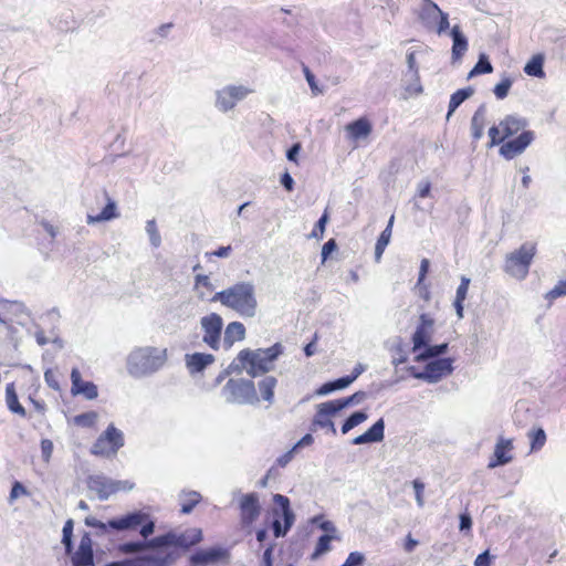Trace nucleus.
Instances as JSON below:
<instances>
[{
	"instance_id": "obj_1",
	"label": "nucleus",
	"mask_w": 566,
	"mask_h": 566,
	"mask_svg": "<svg viewBox=\"0 0 566 566\" xmlns=\"http://www.w3.org/2000/svg\"><path fill=\"white\" fill-rule=\"evenodd\" d=\"M210 302H220L242 317H254L258 308L255 286L252 282L241 281L217 292Z\"/></svg>"
},
{
	"instance_id": "obj_2",
	"label": "nucleus",
	"mask_w": 566,
	"mask_h": 566,
	"mask_svg": "<svg viewBox=\"0 0 566 566\" xmlns=\"http://www.w3.org/2000/svg\"><path fill=\"white\" fill-rule=\"evenodd\" d=\"M167 350L156 347H139L127 357V371L134 378L149 376L159 370L167 359Z\"/></svg>"
},
{
	"instance_id": "obj_3",
	"label": "nucleus",
	"mask_w": 566,
	"mask_h": 566,
	"mask_svg": "<svg viewBox=\"0 0 566 566\" xmlns=\"http://www.w3.org/2000/svg\"><path fill=\"white\" fill-rule=\"evenodd\" d=\"M115 533L138 531L142 537L147 538L154 534L156 524L151 516L135 510L109 520V525Z\"/></svg>"
},
{
	"instance_id": "obj_4",
	"label": "nucleus",
	"mask_w": 566,
	"mask_h": 566,
	"mask_svg": "<svg viewBox=\"0 0 566 566\" xmlns=\"http://www.w3.org/2000/svg\"><path fill=\"white\" fill-rule=\"evenodd\" d=\"M535 254V243L524 242L518 249L505 256L504 272L516 280H525Z\"/></svg>"
},
{
	"instance_id": "obj_5",
	"label": "nucleus",
	"mask_w": 566,
	"mask_h": 566,
	"mask_svg": "<svg viewBox=\"0 0 566 566\" xmlns=\"http://www.w3.org/2000/svg\"><path fill=\"white\" fill-rule=\"evenodd\" d=\"M222 394L228 403L256 405L259 402L255 385L251 379L231 378L222 388Z\"/></svg>"
},
{
	"instance_id": "obj_6",
	"label": "nucleus",
	"mask_w": 566,
	"mask_h": 566,
	"mask_svg": "<svg viewBox=\"0 0 566 566\" xmlns=\"http://www.w3.org/2000/svg\"><path fill=\"white\" fill-rule=\"evenodd\" d=\"M202 541V531L200 528H189L184 533L176 534L174 532H167L158 536L159 553L165 555L166 553L178 552L171 548H180L188 551L190 547L197 545Z\"/></svg>"
},
{
	"instance_id": "obj_7",
	"label": "nucleus",
	"mask_w": 566,
	"mask_h": 566,
	"mask_svg": "<svg viewBox=\"0 0 566 566\" xmlns=\"http://www.w3.org/2000/svg\"><path fill=\"white\" fill-rule=\"evenodd\" d=\"M273 502L277 507L273 509L271 528L276 538L284 537L295 522V514L291 509L290 499L283 494H274Z\"/></svg>"
},
{
	"instance_id": "obj_8",
	"label": "nucleus",
	"mask_w": 566,
	"mask_h": 566,
	"mask_svg": "<svg viewBox=\"0 0 566 566\" xmlns=\"http://www.w3.org/2000/svg\"><path fill=\"white\" fill-rule=\"evenodd\" d=\"M284 347L281 343H275L269 348H258L252 350L250 367L247 373L252 378L266 374L274 368V361L283 354Z\"/></svg>"
},
{
	"instance_id": "obj_9",
	"label": "nucleus",
	"mask_w": 566,
	"mask_h": 566,
	"mask_svg": "<svg viewBox=\"0 0 566 566\" xmlns=\"http://www.w3.org/2000/svg\"><path fill=\"white\" fill-rule=\"evenodd\" d=\"M178 559L175 552L165 555H137L106 563L104 566H171Z\"/></svg>"
},
{
	"instance_id": "obj_10",
	"label": "nucleus",
	"mask_w": 566,
	"mask_h": 566,
	"mask_svg": "<svg viewBox=\"0 0 566 566\" xmlns=\"http://www.w3.org/2000/svg\"><path fill=\"white\" fill-rule=\"evenodd\" d=\"M426 363L423 370H421V377L422 380L428 384H437L442 378L451 375L454 370V358L452 357L429 359Z\"/></svg>"
},
{
	"instance_id": "obj_11",
	"label": "nucleus",
	"mask_w": 566,
	"mask_h": 566,
	"mask_svg": "<svg viewBox=\"0 0 566 566\" xmlns=\"http://www.w3.org/2000/svg\"><path fill=\"white\" fill-rule=\"evenodd\" d=\"M200 325L203 331L202 340L213 350L220 347V338L223 328V319L217 313H210L201 317Z\"/></svg>"
},
{
	"instance_id": "obj_12",
	"label": "nucleus",
	"mask_w": 566,
	"mask_h": 566,
	"mask_svg": "<svg viewBox=\"0 0 566 566\" xmlns=\"http://www.w3.org/2000/svg\"><path fill=\"white\" fill-rule=\"evenodd\" d=\"M534 139L535 133L533 130H523L518 136L504 140L500 146L499 154L504 159L512 160L523 154Z\"/></svg>"
},
{
	"instance_id": "obj_13",
	"label": "nucleus",
	"mask_w": 566,
	"mask_h": 566,
	"mask_svg": "<svg viewBox=\"0 0 566 566\" xmlns=\"http://www.w3.org/2000/svg\"><path fill=\"white\" fill-rule=\"evenodd\" d=\"M251 91L243 85H228L217 91L216 107L221 112L232 109L238 102L247 97Z\"/></svg>"
},
{
	"instance_id": "obj_14",
	"label": "nucleus",
	"mask_w": 566,
	"mask_h": 566,
	"mask_svg": "<svg viewBox=\"0 0 566 566\" xmlns=\"http://www.w3.org/2000/svg\"><path fill=\"white\" fill-rule=\"evenodd\" d=\"M434 319L428 314L422 313L419 317V324L412 334V352H421L431 342L433 332Z\"/></svg>"
},
{
	"instance_id": "obj_15",
	"label": "nucleus",
	"mask_w": 566,
	"mask_h": 566,
	"mask_svg": "<svg viewBox=\"0 0 566 566\" xmlns=\"http://www.w3.org/2000/svg\"><path fill=\"white\" fill-rule=\"evenodd\" d=\"M229 551L221 546H212L206 549H197L189 557L192 566H207L209 564L219 563L229 557Z\"/></svg>"
},
{
	"instance_id": "obj_16",
	"label": "nucleus",
	"mask_w": 566,
	"mask_h": 566,
	"mask_svg": "<svg viewBox=\"0 0 566 566\" xmlns=\"http://www.w3.org/2000/svg\"><path fill=\"white\" fill-rule=\"evenodd\" d=\"M239 507L242 526L251 525L261 514L259 495L255 492L242 495Z\"/></svg>"
},
{
	"instance_id": "obj_17",
	"label": "nucleus",
	"mask_w": 566,
	"mask_h": 566,
	"mask_svg": "<svg viewBox=\"0 0 566 566\" xmlns=\"http://www.w3.org/2000/svg\"><path fill=\"white\" fill-rule=\"evenodd\" d=\"M87 488L96 492L98 500L106 501L112 494L117 492L118 483L115 480L103 474L88 475L86 480Z\"/></svg>"
},
{
	"instance_id": "obj_18",
	"label": "nucleus",
	"mask_w": 566,
	"mask_h": 566,
	"mask_svg": "<svg viewBox=\"0 0 566 566\" xmlns=\"http://www.w3.org/2000/svg\"><path fill=\"white\" fill-rule=\"evenodd\" d=\"M117 549L125 555H133L144 551H150L153 555H160L158 536L153 538H144L138 541H128L118 544Z\"/></svg>"
},
{
	"instance_id": "obj_19",
	"label": "nucleus",
	"mask_w": 566,
	"mask_h": 566,
	"mask_svg": "<svg viewBox=\"0 0 566 566\" xmlns=\"http://www.w3.org/2000/svg\"><path fill=\"white\" fill-rule=\"evenodd\" d=\"M71 394L72 396H84L87 400L96 399L98 396L97 386L93 381H85L82 379L81 373L77 368L71 371Z\"/></svg>"
},
{
	"instance_id": "obj_20",
	"label": "nucleus",
	"mask_w": 566,
	"mask_h": 566,
	"mask_svg": "<svg viewBox=\"0 0 566 566\" xmlns=\"http://www.w3.org/2000/svg\"><path fill=\"white\" fill-rule=\"evenodd\" d=\"M512 449L513 441L511 439L500 437L494 448L493 458L490 460L488 468L494 469L510 463L513 460V455L510 453Z\"/></svg>"
},
{
	"instance_id": "obj_21",
	"label": "nucleus",
	"mask_w": 566,
	"mask_h": 566,
	"mask_svg": "<svg viewBox=\"0 0 566 566\" xmlns=\"http://www.w3.org/2000/svg\"><path fill=\"white\" fill-rule=\"evenodd\" d=\"M450 36L452 39L451 59L452 63H455L460 61L468 51L469 41L458 24L451 28Z\"/></svg>"
},
{
	"instance_id": "obj_22",
	"label": "nucleus",
	"mask_w": 566,
	"mask_h": 566,
	"mask_svg": "<svg viewBox=\"0 0 566 566\" xmlns=\"http://www.w3.org/2000/svg\"><path fill=\"white\" fill-rule=\"evenodd\" d=\"M214 360V356L207 353H192L185 355L186 367L191 375L202 373L208 366L213 364Z\"/></svg>"
},
{
	"instance_id": "obj_23",
	"label": "nucleus",
	"mask_w": 566,
	"mask_h": 566,
	"mask_svg": "<svg viewBox=\"0 0 566 566\" xmlns=\"http://www.w3.org/2000/svg\"><path fill=\"white\" fill-rule=\"evenodd\" d=\"M407 65H408V70L405 73V76L406 77L410 76L411 80H415L416 84L415 85L407 84L405 86V91L409 95H419L423 92V87L420 82L419 69H418V64L416 61V53L413 51H411L407 54Z\"/></svg>"
},
{
	"instance_id": "obj_24",
	"label": "nucleus",
	"mask_w": 566,
	"mask_h": 566,
	"mask_svg": "<svg viewBox=\"0 0 566 566\" xmlns=\"http://www.w3.org/2000/svg\"><path fill=\"white\" fill-rule=\"evenodd\" d=\"M528 119L520 116L517 114L506 115L502 120H500V126L503 129V134L505 139L514 136L520 130H527Z\"/></svg>"
},
{
	"instance_id": "obj_25",
	"label": "nucleus",
	"mask_w": 566,
	"mask_h": 566,
	"mask_svg": "<svg viewBox=\"0 0 566 566\" xmlns=\"http://www.w3.org/2000/svg\"><path fill=\"white\" fill-rule=\"evenodd\" d=\"M423 2L424 4L419 12V20L427 30L432 31L442 10L432 0H423Z\"/></svg>"
},
{
	"instance_id": "obj_26",
	"label": "nucleus",
	"mask_w": 566,
	"mask_h": 566,
	"mask_svg": "<svg viewBox=\"0 0 566 566\" xmlns=\"http://www.w3.org/2000/svg\"><path fill=\"white\" fill-rule=\"evenodd\" d=\"M104 196L107 199L105 207L97 214H87V223L94 224L98 222L109 221L118 217L116 202L108 197L104 190Z\"/></svg>"
},
{
	"instance_id": "obj_27",
	"label": "nucleus",
	"mask_w": 566,
	"mask_h": 566,
	"mask_svg": "<svg viewBox=\"0 0 566 566\" xmlns=\"http://www.w3.org/2000/svg\"><path fill=\"white\" fill-rule=\"evenodd\" d=\"M245 338V326L241 322H231L227 325L223 336V346L229 349L233 346L234 342H240Z\"/></svg>"
},
{
	"instance_id": "obj_28",
	"label": "nucleus",
	"mask_w": 566,
	"mask_h": 566,
	"mask_svg": "<svg viewBox=\"0 0 566 566\" xmlns=\"http://www.w3.org/2000/svg\"><path fill=\"white\" fill-rule=\"evenodd\" d=\"M486 120V105L481 104L474 112L471 118V136L473 142H478L482 138L484 133V126Z\"/></svg>"
},
{
	"instance_id": "obj_29",
	"label": "nucleus",
	"mask_w": 566,
	"mask_h": 566,
	"mask_svg": "<svg viewBox=\"0 0 566 566\" xmlns=\"http://www.w3.org/2000/svg\"><path fill=\"white\" fill-rule=\"evenodd\" d=\"M101 436L105 440L106 444L109 446L111 453H116L122 447H124V434L113 423L108 424Z\"/></svg>"
},
{
	"instance_id": "obj_30",
	"label": "nucleus",
	"mask_w": 566,
	"mask_h": 566,
	"mask_svg": "<svg viewBox=\"0 0 566 566\" xmlns=\"http://www.w3.org/2000/svg\"><path fill=\"white\" fill-rule=\"evenodd\" d=\"M346 129L349 136L357 140L361 138H366L373 130L371 123L366 117H360L356 120H353L346 126Z\"/></svg>"
},
{
	"instance_id": "obj_31",
	"label": "nucleus",
	"mask_w": 566,
	"mask_h": 566,
	"mask_svg": "<svg viewBox=\"0 0 566 566\" xmlns=\"http://www.w3.org/2000/svg\"><path fill=\"white\" fill-rule=\"evenodd\" d=\"M449 350V343H442L438 345L429 344L424 347L420 353H418L415 357V361L422 363L428 361L429 359H438L442 358L441 356L447 354Z\"/></svg>"
},
{
	"instance_id": "obj_32",
	"label": "nucleus",
	"mask_w": 566,
	"mask_h": 566,
	"mask_svg": "<svg viewBox=\"0 0 566 566\" xmlns=\"http://www.w3.org/2000/svg\"><path fill=\"white\" fill-rule=\"evenodd\" d=\"M6 403L12 413L23 418L27 417L25 408L19 402L14 382L7 384L6 386Z\"/></svg>"
},
{
	"instance_id": "obj_33",
	"label": "nucleus",
	"mask_w": 566,
	"mask_h": 566,
	"mask_svg": "<svg viewBox=\"0 0 566 566\" xmlns=\"http://www.w3.org/2000/svg\"><path fill=\"white\" fill-rule=\"evenodd\" d=\"M474 94V88L472 86H467L455 91L450 96V102L448 106L447 119L451 117V115L458 109V107L469 99Z\"/></svg>"
},
{
	"instance_id": "obj_34",
	"label": "nucleus",
	"mask_w": 566,
	"mask_h": 566,
	"mask_svg": "<svg viewBox=\"0 0 566 566\" xmlns=\"http://www.w3.org/2000/svg\"><path fill=\"white\" fill-rule=\"evenodd\" d=\"M252 358V353L250 348H244L239 352L237 357L230 363L227 367L228 371L231 374H241L244 368L250 367V361Z\"/></svg>"
},
{
	"instance_id": "obj_35",
	"label": "nucleus",
	"mask_w": 566,
	"mask_h": 566,
	"mask_svg": "<svg viewBox=\"0 0 566 566\" xmlns=\"http://www.w3.org/2000/svg\"><path fill=\"white\" fill-rule=\"evenodd\" d=\"M392 355V365L399 366L408 360L407 344L400 336L395 337L394 344L390 347Z\"/></svg>"
},
{
	"instance_id": "obj_36",
	"label": "nucleus",
	"mask_w": 566,
	"mask_h": 566,
	"mask_svg": "<svg viewBox=\"0 0 566 566\" xmlns=\"http://www.w3.org/2000/svg\"><path fill=\"white\" fill-rule=\"evenodd\" d=\"M349 386L347 378L345 376L329 380L321 385L316 390L315 395L317 396H327L334 391L345 389Z\"/></svg>"
},
{
	"instance_id": "obj_37",
	"label": "nucleus",
	"mask_w": 566,
	"mask_h": 566,
	"mask_svg": "<svg viewBox=\"0 0 566 566\" xmlns=\"http://www.w3.org/2000/svg\"><path fill=\"white\" fill-rule=\"evenodd\" d=\"M277 379L274 376H265L259 381V390L261 397L270 405L274 401V388L276 387Z\"/></svg>"
},
{
	"instance_id": "obj_38",
	"label": "nucleus",
	"mask_w": 566,
	"mask_h": 566,
	"mask_svg": "<svg viewBox=\"0 0 566 566\" xmlns=\"http://www.w3.org/2000/svg\"><path fill=\"white\" fill-rule=\"evenodd\" d=\"M544 66V55L535 54L532 59L525 64L524 72L534 77L542 78L545 76V72L543 70Z\"/></svg>"
},
{
	"instance_id": "obj_39",
	"label": "nucleus",
	"mask_w": 566,
	"mask_h": 566,
	"mask_svg": "<svg viewBox=\"0 0 566 566\" xmlns=\"http://www.w3.org/2000/svg\"><path fill=\"white\" fill-rule=\"evenodd\" d=\"M369 443H379L385 439V420L379 418L371 427L365 432Z\"/></svg>"
},
{
	"instance_id": "obj_40",
	"label": "nucleus",
	"mask_w": 566,
	"mask_h": 566,
	"mask_svg": "<svg viewBox=\"0 0 566 566\" xmlns=\"http://www.w3.org/2000/svg\"><path fill=\"white\" fill-rule=\"evenodd\" d=\"M317 428L327 429L328 432H331L333 436H335L337 433L335 423L331 419V417L323 416L318 411L315 412V415L312 419L310 430L315 431Z\"/></svg>"
},
{
	"instance_id": "obj_41",
	"label": "nucleus",
	"mask_w": 566,
	"mask_h": 566,
	"mask_svg": "<svg viewBox=\"0 0 566 566\" xmlns=\"http://www.w3.org/2000/svg\"><path fill=\"white\" fill-rule=\"evenodd\" d=\"M336 539L337 537L333 534H322L316 542L314 552L311 555V559L315 560L319 558L322 555L326 554L331 551V542L332 539Z\"/></svg>"
},
{
	"instance_id": "obj_42",
	"label": "nucleus",
	"mask_w": 566,
	"mask_h": 566,
	"mask_svg": "<svg viewBox=\"0 0 566 566\" xmlns=\"http://www.w3.org/2000/svg\"><path fill=\"white\" fill-rule=\"evenodd\" d=\"M73 530H74V521L72 518L66 520L63 525L62 539H61V543L64 546V551H65L66 555H71L74 551Z\"/></svg>"
},
{
	"instance_id": "obj_43",
	"label": "nucleus",
	"mask_w": 566,
	"mask_h": 566,
	"mask_svg": "<svg viewBox=\"0 0 566 566\" xmlns=\"http://www.w3.org/2000/svg\"><path fill=\"white\" fill-rule=\"evenodd\" d=\"M344 408L343 402L340 401V398L328 400L325 402H322L316 406V411L321 412L323 416L327 417H335L338 415Z\"/></svg>"
},
{
	"instance_id": "obj_44",
	"label": "nucleus",
	"mask_w": 566,
	"mask_h": 566,
	"mask_svg": "<svg viewBox=\"0 0 566 566\" xmlns=\"http://www.w3.org/2000/svg\"><path fill=\"white\" fill-rule=\"evenodd\" d=\"M71 555L72 566H95L94 552L77 549Z\"/></svg>"
},
{
	"instance_id": "obj_45",
	"label": "nucleus",
	"mask_w": 566,
	"mask_h": 566,
	"mask_svg": "<svg viewBox=\"0 0 566 566\" xmlns=\"http://www.w3.org/2000/svg\"><path fill=\"white\" fill-rule=\"evenodd\" d=\"M528 438L531 440V452L539 451L546 442L545 430L542 427L532 429L528 432Z\"/></svg>"
},
{
	"instance_id": "obj_46",
	"label": "nucleus",
	"mask_w": 566,
	"mask_h": 566,
	"mask_svg": "<svg viewBox=\"0 0 566 566\" xmlns=\"http://www.w3.org/2000/svg\"><path fill=\"white\" fill-rule=\"evenodd\" d=\"M84 523L88 527L96 528L97 536H103L106 534L115 533L113 527L108 526L109 520L107 522H102L94 516H87V517H85Z\"/></svg>"
},
{
	"instance_id": "obj_47",
	"label": "nucleus",
	"mask_w": 566,
	"mask_h": 566,
	"mask_svg": "<svg viewBox=\"0 0 566 566\" xmlns=\"http://www.w3.org/2000/svg\"><path fill=\"white\" fill-rule=\"evenodd\" d=\"M185 495L188 499L181 503L180 513L190 514L196 507V505L201 501V495L197 491L186 492Z\"/></svg>"
},
{
	"instance_id": "obj_48",
	"label": "nucleus",
	"mask_w": 566,
	"mask_h": 566,
	"mask_svg": "<svg viewBox=\"0 0 566 566\" xmlns=\"http://www.w3.org/2000/svg\"><path fill=\"white\" fill-rule=\"evenodd\" d=\"M97 417L96 411H87L75 416L73 422L82 428H92L96 423Z\"/></svg>"
},
{
	"instance_id": "obj_49",
	"label": "nucleus",
	"mask_w": 566,
	"mask_h": 566,
	"mask_svg": "<svg viewBox=\"0 0 566 566\" xmlns=\"http://www.w3.org/2000/svg\"><path fill=\"white\" fill-rule=\"evenodd\" d=\"M328 220H329V213H328L327 209H325V211L322 213L319 219L316 221L308 238L322 239L324 237V232H325L326 224H327Z\"/></svg>"
},
{
	"instance_id": "obj_50",
	"label": "nucleus",
	"mask_w": 566,
	"mask_h": 566,
	"mask_svg": "<svg viewBox=\"0 0 566 566\" xmlns=\"http://www.w3.org/2000/svg\"><path fill=\"white\" fill-rule=\"evenodd\" d=\"M512 84L513 80L510 76H504L493 88L495 97L497 99H504L509 95Z\"/></svg>"
},
{
	"instance_id": "obj_51",
	"label": "nucleus",
	"mask_w": 566,
	"mask_h": 566,
	"mask_svg": "<svg viewBox=\"0 0 566 566\" xmlns=\"http://www.w3.org/2000/svg\"><path fill=\"white\" fill-rule=\"evenodd\" d=\"M146 232L149 235L150 244L154 248H158L161 244V237L157 229V223L155 219L148 220L146 222Z\"/></svg>"
},
{
	"instance_id": "obj_52",
	"label": "nucleus",
	"mask_w": 566,
	"mask_h": 566,
	"mask_svg": "<svg viewBox=\"0 0 566 566\" xmlns=\"http://www.w3.org/2000/svg\"><path fill=\"white\" fill-rule=\"evenodd\" d=\"M368 397V392L364 390H358L350 396L340 398L344 408H348L354 405H358L364 401Z\"/></svg>"
},
{
	"instance_id": "obj_53",
	"label": "nucleus",
	"mask_w": 566,
	"mask_h": 566,
	"mask_svg": "<svg viewBox=\"0 0 566 566\" xmlns=\"http://www.w3.org/2000/svg\"><path fill=\"white\" fill-rule=\"evenodd\" d=\"M566 295V280H560L557 284L545 294L547 301H554Z\"/></svg>"
},
{
	"instance_id": "obj_54",
	"label": "nucleus",
	"mask_w": 566,
	"mask_h": 566,
	"mask_svg": "<svg viewBox=\"0 0 566 566\" xmlns=\"http://www.w3.org/2000/svg\"><path fill=\"white\" fill-rule=\"evenodd\" d=\"M500 124L499 125H493L489 128V137H490V143L488 144V147H494V146H497V145H502V143L505 140V137H504V134L501 135L500 134Z\"/></svg>"
},
{
	"instance_id": "obj_55",
	"label": "nucleus",
	"mask_w": 566,
	"mask_h": 566,
	"mask_svg": "<svg viewBox=\"0 0 566 566\" xmlns=\"http://www.w3.org/2000/svg\"><path fill=\"white\" fill-rule=\"evenodd\" d=\"M91 452L95 455L108 457L111 454L109 446L106 444L105 440L99 436L93 443Z\"/></svg>"
},
{
	"instance_id": "obj_56",
	"label": "nucleus",
	"mask_w": 566,
	"mask_h": 566,
	"mask_svg": "<svg viewBox=\"0 0 566 566\" xmlns=\"http://www.w3.org/2000/svg\"><path fill=\"white\" fill-rule=\"evenodd\" d=\"M475 69L479 70L480 74H490L493 72L492 63L489 60V56L485 53H481L479 55L478 62L474 65Z\"/></svg>"
},
{
	"instance_id": "obj_57",
	"label": "nucleus",
	"mask_w": 566,
	"mask_h": 566,
	"mask_svg": "<svg viewBox=\"0 0 566 566\" xmlns=\"http://www.w3.org/2000/svg\"><path fill=\"white\" fill-rule=\"evenodd\" d=\"M366 558L360 552H352L340 566H363Z\"/></svg>"
},
{
	"instance_id": "obj_58",
	"label": "nucleus",
	"mask_w": 566,
	"mask_h": 566,
	"mask_svg": "<svg viewBox=\"0 0 566 566\" xmlns=\"http://www.w3.org/2000/svg\"><path fill=\"white\" fill-rule=\"evenodd\" d=\"M337 248H338V245H337V242L335 239L332 238L328 241H326L322 247V252H321L322 263H325L328 260V258L331 256V254L337 250Z\"/></svg>"
},
{
	"instance_id": "obj_59",
	"label": "nucleus",
	"mask_w": 566,
	"mask_h": 566,
	"mask_svg": "<svg viewBox=\"0 0 566 566\" xmlns=\"http://www.w3.org/2000/svg\"><path fill=\"white\" fill-rule=\"evenodd\" d=\"M471 280L464 275L461 276V282L457 289L455 298L459 300V302H464L468 295V290L470 285Z\"/></svg>"
},
{
	"instance_id": "obj_60",
	"label": "nucleus",
	"mask_w": 566,
	"mask_h": 566,
	"mask_svg": "<svg viewBox=\"0 0 566 566\" xmlns=\"http://www.w3.org/2000/svg\"><path fill=\"white\" fill-rule=\"evenodd\" d=\"M394 220H395V217L391 216L386 228L381 231V233L379 234V237L377 239L378 243L384 244L386 247L389 244L390 238H391V232H392Z\"/></svg>"
},
{
	"instance_id": "obj_61",
	"label": "nucleus",
	"mask_w": 566,
	"mask_h": 566,
	"mask_svg": "<svg viewBox=\"0 0 566 566\" xmlns=\"http://www.w3.org/2000/svg\"><path fill=\"white\" fill-rule=\"evenodd\" d=\"M368 419V413L365 410H357L350 413L347 417V420L349 421L353 429L357 427L358 424L363 423Z\"/></svg>"
},
{
	"instance_id": "obj_62",
	"label": "nucleus",
	"mask_w": 566,
	"mask_h": 566,
	"mask_svg": "<svg viewBox=\"0 0 566 566\" xmlns=\"http://www.w3.org/2000/svg\"><path fill=\"white\" fill-rule=\"evenodd\" d=\"M459 530L463 533H469L472 530V517L467 511L459 515Z\"/></svg>"
},
{
	"instance_id": "obj_63",
	"label": "nucleus",
	"mask_w": 566,
	"mask_h": 566,
	"mask_svg": "<svg viewBox=\"0 0 566 566\" xmlns=\"http://www.w3.org/2000/svg\"><path fill=\"white\" fill-rule=\"evenodd\" d=\"M449 14L442 11L436 22L434 30L438 34L446 32L449 29Z\"/></svg>"
},
{
	"instance_id": "obj_64",
	"label": "nucleus",
	"mask_w": 566,
	"mask_h": 566,
	"mask_svg": "<svg viewBox=\"0 0 566 566\" xmlns=\"http://www.w3.org/2000/svg\"><path fill=\"white\" fill-rule=\"evenodd\" d=\"M494 558H495V556H492V555L490 554V551H489V549H486V551H484V552L480 553V554L476 556V558H475V560H474V566H491V562H492V559H494Z\"/></svg>"
}]
</instances>
